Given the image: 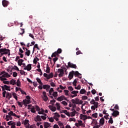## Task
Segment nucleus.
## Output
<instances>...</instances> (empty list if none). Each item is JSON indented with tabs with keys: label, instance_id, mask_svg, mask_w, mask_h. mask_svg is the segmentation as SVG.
I'll return each mask as SVG.
<instances>
[{
	"label": "nucleus",
	"instance_id": "nucleus-1",
	"mask_svg": "<svg viewBox=\"0 0 128 128\" xmlns=\"http://www.w3.org/2000/svg\"><path fill=\"white\" fill-rule=\"evenodd\" d=\"M10 50L6 48L0 49V54L1 56H4V54H8V56H10Z\"/></svg>",
	"mask_w": 128,
	"mask_h": 128
},
{
	"label": "nucleus",
	"instance_id": "nucleus-2",
	"mask_svg": "<svg viewBox=\"0 0 128 128\" xmlns=\"http://www.w3.org/2000/svg\"><path fill=\"white\" fill-rule=\"evenodd\" d=\"M1 78H10V75L8 74V73L6 72V71H2L0 72Z\"/></svg>",
	"mask_w": 128,
	"mask_h": 128
},
{
	"label": "nucleus",
	"instance_id": "nucleus-3",
	"mask_svg": "<svg viewBox=\"0 0 128 128\" xmlns=\"http://www.w3.org/2000/svg\"><path fill=\"white\" fill-rule=\"evenodd\" d=\"M44 78H47V80H50V78H54V73L50 72L48 74L46 73H44Z\"/></svg>",
	"mask_w": 128,
	"mask_h": 128
},
{
	"label": "nucleus",
	"instance_id": "nucleus-4",
	"mask_svg": "<svg viewBox=\"0 0 128 128\" xmlns=\"http://www.w3.org/2000/svg\"><path fill=\"white\" fill-rule=\"evenodd\" d=\"M43 96H42V98L44 100V102H48V98L46 96V92H42Z\"/></svg>",
	"mask_w": 128,
	"mask_h": 128
},
{
	"label": "nucleus",
	"instance_id": "nucleus-5",
	"mask_svg": "<svg viewBox=\"0 0 128 128\" xmlns=\"http://www.w3.org/2000/svg\"><path fill=\"white\" fill-rule=\"evenodd\" d=\"M58 72H60L58 74L59 78H62V76H63L64 74V70L62 68L58 69Z\"/></svg>",
	"mask_w": 128,
	"mask_h": 128
},
{
	"label": "nucleus",
	"instance_id": "nucleus-6",
	"mask_svg": "<svg viewBox=\"0 0 128 128\" xmlns=\"http://www.w3.org/2000/svg\"><path fill=\"white\" fill-rule=\"evenodd\" d=\"M24 70H26L28 72H30L32 70V64H28V66H26V67L24 68Z\"/></svg>",
	"mask_w": 128,
	"mask_h": 128
},
{
	"label": "nucleus",
	"instance_id": "nucleus-7",
	"mask_svg": "<svg viewBox=\"0 0 128 128\" xmlns=\"http://www.w3.org/2000/svg\"><path fill=\"white\" fill-rule=\"evenodd\" d=\"M12 98V94L10 93L9 92H6V98H8V100Z\"/></svg>",
	"mask_w": 128,
	"mask_h": 128
},
{
	"label": "nucleus",
	"instance_id": "nucleus-8",
	"mask_svg": "<svg viewBox=\"0 0 128 128\" xmlns=\"http://www.w3.org/2000/svg\"><path fill=\"white\" fill-rule=\"evenodd\" d=\"M68 66L69 68H76V65L72 63H70V62H68Z\"/></svg>",
	"mask_w": 128,
	"mask_h": 128
},
{
	"label": "nucleus",
	"instance_id": "nucleus-9",
	"mask_svg": "<svg viewBox=\"0 0 128 128\" xmlns=\"http://www.w3.org/2000/svg\"><path fill=\"white\" fill-rule=\"evenodd\" d=\"M2 4L4 8H6L8 6V2L6 0H3L2 1Z\"/></svg>",
	"mask_w": 128,
	"mask_h": 128
},
{
	"label": "nucleus",
	"instance_id": "nucleus-10",
	"mask_svg": "<svg viewBox=\"0 0 128 128\" xmlns=\"http://www.w3.org/2000/svg\"><path fill=\"white\" fill-rule=\"evenodd\" d=\"M1 88H2V90L3 92L2 93V98H6V89H5L4 86H1Z\"/></svg>",
	"mask_w": 128,
	"mask_h": 128
},
{
	"label": "nucleus",
	"instance_id": "nucleus-11",
	"mask_svg": "<svg viewBox=\"0 0 128 128\" xmlns=\"http://www.w3.org/2000/svg\"><path fill=\"white\" fill-rule=\"evenodd\" d=\"M30 120H25L24 125H25L26 128H30V124H28Z\"/></svg>",
	"mask_w": 128,
	"mask_h": 128
},
{
	"label": "nucleus",
	"instance_id": "nucleus-12",
	"mask_svg": "<svg viewBox=\"0 0 128 128\" xmlns=\"http://www.w3.org/2000/svg\"><path fill=\"white\" fill-rule=\"evenodd\" d=\"M80 120H88V116H86V115L80 114Z\"/></svg>",
	"mask_w": 128,
	"mask_h": 128
},
{
	"label": "nucleus",
	"instance_id": "nucleus-13",
	"mask_svg": "<svg viewBox=\"0 0 128 128\" xmlns=\"http://www.w3.org/2000/svg\"><path fill=\"white\" fill-rule=\"evenodd\" d=\"M74 71L72 70V72H70L69 74L68 75V78L70 80H72V78H74Z\"/></svg>",
	"mask_w": 128,
	"mask_h": 128
},
{
	"label": "nucleus",
	"instance_id": "nucleus-14",
	"mask_svg": "<svg viewBox=\"0 0 128 128\" xmlns=\"http://www.w3.org/2000/svg\"><path fill=\"white\" fill-rule=\"evenodd\" d=\"M120 114V112H118V110H114L113 113H112V116H114L116 118V116H118Z\"/></svg>",
	"mask_w": 128,
	"mask_h": 128
},
{
	"label": "nucleus",
	"instance_id": "nucleus-15",
	"mask_svg": "<svg viewBox=\"0 0 128 128\" xmlns=\"http://www.w3.org/2000/svg\"><path fill=\"white\" fill-rule=\"evenodd\" d=\"M74 76H78L79 78H82L81 77H80L82 76V74H80L78 71H76V72L74 71Z\"/></svg>",
	"mask_w": 128,
	"mask_h": 128
},
{
	"label": "nucleus",
	"instance_id": "nucleus-16",
	"mask_svg": "<svg viewBox=\"0 0 128 128\" xmlns=\"http://www.w3.org/2000/svg\"><path fill=\"white\" fill-rule=\"evenodd\" d=\"M48 108L50 110H52V112H56V106H52L50 105Z\"/></svg>",
	"mask_w": 128,
	"mask_h": 128
},
{
	"label": "nucleus",
	"instance_id": "nucleus-17",
	"mask_svg": "<svg viewBox=\"0 0 128 128\" xmlns=\"http://www.w3.org/2000/svg\"><path fill=\"white\" fill-rule=\"evenodd\" d=\"M98 108V103H96V104L91 106V110H95Z\"/></svg>",
	"mask_w": 128,
	"mask_h": 128
},
{
	"label": "nucleus",
	"instance_id": "nucleus-18",
	"mask_svg": "<svg viewBox=\"0 0 128 128\" xmlns=\"http://www.w3.org/2000/svg\"><path fill=\"white\" fill-rule=\"evenodd\" d=\"M8 116H16V114L14 113V112L10 110L9 112H8Z\"/></svg>",
	"mask_w": 128,
	"mask_h": 128
},
{
	"label": "nucleus",
	"instance_id": "nucleus-19",
	"mask_svg": "<svg viewBox=\"0 0 128 128\" xmlns=\"http://www.w3.org/2000/svg\"><path fill=\"white\" fill-rule=\"evenodd\" d=\"M10 84H12V86H14V84H16V80H14V79H12L10 82Z\"/></svg>",
	"mask_w": 128,
	"mask_h": 128
},
{
	"label": "nucleus",
	"instance_id": "nucleus-20",
	"mask_svg": "<svg viewBox=\"0 0 128 128\" xmlns=\"http://www.w3.org/2000/svg\"><path fill=\"white\" fill-rule=\"evenodd\" d=\"M99 122L100 124H102V126H104V118H100Z\"/></svg>",
	"mask_w": 128,
	"mask_h": 128
},
{
	"label": "nucleus",
	"instance_id": "nucleus-21",
	"mask_svg": "<svg viewBox=\"0 0 128 128\" xmlns=\"http://www.w3.org/2000/svg\"><path fill=\"white\" fill-rule=\"evenodd\" d=\"M50 124L48 122H44V128H50Z\"/></svg>",
	"mask_w": 128,
	"mask_h": 128
},
{
	"label": "nucleus",
	"instance_id": "nucleus-22",
	"mask_svg": "<svg viewBox=\"0 0 128 128\" xmlns=\"http://www.w3.org/2000/svg\"><path fill=\"white\" fill-rule=\"evenodd\" d=\"M64 112V114H65L66 116H70V112H68L67 110H62V112Z\"/></svg>",
	"mask_w": 128,
	"mask_h": 128
},
{
	"label": "nucleus",
	"instance_id": "nucleus-23",
	"mask_svg": "<svg viewBox=\"0 0 128 128\" xmlns=\"http://www.w3.org/2000/svg\"><path fill=\"white\" fill-rule=\"evenodd\" d=\"M90 104H94V106L96 104H97V105H98V102L94 101V99L92 100L90 102Z\"/></svg>",
	"mask_w": 128,
	"mask_h": 128
},
{
	"label": "nucleus",
	"instance_id": "nucleus-24",
	"mask_svg": "<svg viewBox=\"0 0 128 128\" xmlns=\"http://www.w3.org/2000/svg\"><path fill=\"white\" fill-rule=\"evenodd\" d=\"M46 74H50V66H48V64H46Z\"/></svg>",
	"mask_w": 128,
	"mask_h": 128
},
{
	"label": "nucleus",
	"instance_id": "nucleus-25",
	"mask_svg": "<svg viewBox=\"0 0 128 128\" xmlns=\"http://www.w3.org/2000/svg\"><path fill=\"white\" fill-rule=\"evenodd\" d=\"M24 60L22 59H20L18 60V65H19L20 66H22V62H24Z\"/></svg>",
	"mask_w": 128,
	"mask_h": 128
},
{
	"label": "nucleus",
	"instance_id": "nucleus-26",
	"mask_svg": "<svg viewBox=\"0 0 128 128\" xmlns=\"http://www.w3.org/2000/svg\"><path fill=\"white\" fill-rule=\"evenodd\" d=\"M6 90H8L9 92H10V86H8L7 85H4V86Z\"/></svg>",
	"mask_w": 128,
	"mask_h": 128
},
{
	"label": "nucleus",
	"instance_id": "nucleus-27",
	"mask_svg": "<svg viewBox=\"0 0 128 128\" xmlns=\"http://www.w3.org/2000/svg\"><path fill=\"white\" fill-rule=\"evenodd\" d=\"M34 48H37V50H40V48H38V44H35L34 45V47L33 48V51H32L33 53L34 52Z\"/></svg>",
	"mask_w": 128,
	"mask_h": 128
},
{
	"label": "nucleus",
	"instance_id": "nucleus-28",
	"mask_svg": "<svg viewBox=\"0 0 128 128\" xmlns=\"http://www.w3.org/2000/svg\"><path fill=\"white\" fill-rule=\"evenodd\" d=\"M64 96H60L57 98V100L58 102H62V100H64Z\"/></svg>",
	"mask_w": 128,
	"mask_h": 128
},
{
	"label": "nucleus",
	"instance_id": "nucleus-29",
	"mask_svg": "<svg viewBox=\"0 0 128 128\" xmlns=\"http://www.w3.org/2000/svg\"><path fill=\"white\" fill-rule=\"evenodd\" d=\"M37 122H42V118L40 116L38 115L36 117Z\"/></svg>",
	"mask_w": 128,
	"mask_h": 128
},
{
	"label": "nucleus",
	"instance_id": "nucleus-30",
	"mask_svg": "<svg viewBox=\"0 0 128 128\" xmlns=\"http://www.w3.org/2000/svg\"><path fill=\"white\" fill-rule=\"evenodd\" d=\"M53 96H54L55 100H56V96H58V92H54L52 94Z\"/></svg>",
	"mask_w": 128,
	"mask_h": 128
},
{
	"label": "nucleus",
	"instance_id": "nucleus-31",
	"mask_svg": "<svg viewBox=\"0 0 128 128\" xmlns=\"http://www.w3.org/2000/svg\"><path fill=\"white\" fill-rule=\"evenodd\" d=\"M12 96H13V98L16 100H18V96H16V92H12Z\"/></svg>",
	"mask_w": 128,
	"mask_h": 128
},
{
	"label": "nucleus",
	"instance_id": "nucleus-32",
	"mask_svg": "<svg viewBox=\"0 0 128 128\" xmlns=\"http://www.w3.org/2000/svg\"><path fill=\"white\" fill-rule=\"evenodd\" d=\"M43 88L44 90H46V88H50V85L48 84H44L43 85Z\"/></svg>",
	"mask_w": 128,
	"mask_h": 128
},
{
	"label": "nucleus",
	"instance_id": "nucleus-33",
	"mask_svg": "<svg viewBox=\"0 0 128 128\" xmlns=\"http://www.w3.org/2000/svg\"><path fill=\"white\" fill-rule=\"evenodd\" d=\"M24 100H25V104H26V106L27 104H30V100L25 99Z\"/></svg>",
	"mask_w": 128,
	"mask_h": 128
},
{
	"label": "nucleus",
	"instance_id": "nucleus-34",
	"mask_svg": "<svg viewBox=\"0 0 128 128\" xmlns=\"http://www.w3.org/2000/svg\"><path fill=\"white\" fill-rule=\"evenodd\" d=\"M86 90L84 88L82 89L80 92V94H86Z\"/></svg>",
	"mask_w": 128,
	"mask_h": 128
},
{
	"label": "nucleus",
	"instance_id": "nucleus-35",
	"mask_svg": "<svg viewBox=\"0 0 128 128\" xmlns=\"http://www.w3.org/2000/svg\"><path fill=\"white\" fill-rule=\"evenodd\" d=\"M38 82V84H40V86H42V80H40V78H36Z\"/></svg>",
	"mask_w": 128,
	"mask_h": 128
},
{
	"label": "nucleus",
	"instance_id": "nucleus-36",
	"mask_svg": "<svg viewBox=\"0 0 128 128\" xmlns=\"http://www.w3.org/2000/svg\"><path fill=\"white\" fill-rule=\"evenodd\" d=\"M76 111L74 110L72 112H70V116H76Z\"/></svg>",
	"mask_w": 128,
	"mask_h": 128
},
{
	"label": "nucleus",
	"instance_id": "nucleus-37",
	"mask_svg": "<svg viewBox=\"0 0 128 128\" xmlns=\"http://www.w3.org/2000/svg\"><path fill=\"white\" fill-rule=\"evenodd\" d=\"M6 77H2L0 74V80H2V82H4V80H6Z\"/></svg>",
	"mask_w": 128,
	"mask_h": 128
},
{
	"label": "nucleus",
	"instance_id": "nucleus-38",
	"mask_svg": "<svg viewBox=\"0 0 128 128\" xmlns=\"http://www.w3.org/2000/svg\"><path fill=\"white\" fill-rule=\"evenodd\" d=\"M56 52L57 54H62V49L60 48H59Z\"/></svg>",
	"mask_w": 128,
	"mask_h": 128
},
{
	"label": "nucleus",
	"instance_id": "nucleus-39",
	"mask_svg": "<svg viewBox=\"0 0 128 128\" xmlns=\"http://www.w3.org/2000/svg\"><path fill=\"white\" fill-rule=\"evenodd\" d=\"M76 82H78V79H75L72 82L73 86H76Z\"/></svg>",
	"mask_w": 128,
	"mask_h": 128
},
{
	"label": "nucleus",
	"instance_id": "nucleus-40",
	"mask_svg": "<svg viewBox=\"0 0 128 128\" xmlns=\"http://www.w3.org/2000/svg\"><path fill=\"white\" fill-rule=\"evenodd\" d=\"M30 110H30L31 112H32L33 114H36V110H35L34 106H33Z\"/></svg>",
	"mask_w": 128,
	"mask_h": 128
},
{
	"label": "nucleus",
	"instance_id": "nucleus-41",
	"mask_svg": "<svg viewBox=\"0 0 128 128\" xmlns=\"http://www.w3.org/2000/svg\"><path fill=\"white\" fill-rule=\"evenodd\" d=\"M58 53L56 52H54V53H52V58H56V56H58Z\"/></svg>",
	"mask_w": 128,
	"mask_h": 128
},
{
	"label": "nucleus",
	"instance_id": "nucleus-42",
	"mask_svg": "<svg viewBox=\"0 0 128 128\" xmlns=\"http://www.w3.org/2000/svg\"><path fill=\"white\" fill-rule=\"evenodd\" d=\"M25 54L27 56H30V50L26 52Z\"/></svg>",
	"mask_w": 128,
	"mask_h": 128
},
{
	"label": "nucleus",
	"instance_id": "nucleus-43",
	"mask_svg": "<svg viewBox=\"0 0 128 128\" xmlns=\"http://www.w3.org/2000/svg\"><path fill=\"white\" fill-rule=\"evenodd\" d=\"M34 108L36 110H37V112H40V108L38 105L35 106Z\"/></svg>",
	"mask_w": 128,
	"mask_h": 128
},
{
	"label": "nucleus",
	"instance_id": "nucleus-44",
	"mask_svg": "<svg viewBox=\"0 0 128 128\" xmlns=\"http://www.w3.org/2000/svg\"><path fill=\"white\" fill-rule=\"evenodd\" d=\"M44 109L42 108V110L38 111V114H44Z\"/></svg>",
	"mask_w": 128,
	"mask_h": 128
},
{
	"label": "nucleus",
	"instance_id": "nucleus-45",
	"mask_svg": "<svg viewBox=\"0 0 128 128\" xmlns=\"http://www.w3.org/2000/svg\"><path fill=\"white\" fill-rule=\"evenodd\" d=\"M12 70H15L20 72V69H18V68L16 66H14L12 68Z\"/></svg>",
	"mask_w": 128,
	"mask_h": 128
},
{
	"label": "nucleus",
	"instance_id": "nucleus-46",
	"mask_svg": "<svg viewBox=\"0 0 128 128\" xmlns=\"http://www.w3.org/2000/svg\"><path fill=\"white\" fill-rule=\"evenodd\" d=\"M16 84L17 86H20V80H17Z\"/></svg>",
	"mask_w": 128,
	"mask_h": 128
},
{
	"label": "nucleus",
	"instance_id": "nucleus-47",
	"mask_svg": "<svg viewBox=\"0 0 128 128\" xmlns=\"http://www.w3.org/2000/svg\"><path fill=\"white\" fill-rule=\"evenodd\" d=\"M68 90H70V92H72V90H74V88H72V86H69L68 87Z\"/></svg>",
	"mask_w": 128,
	"mask_h": 128
},
{
	"label": "nucleus",
	"instance_id": "nucleus-48",
	"mask_svg": "<svg viewBox=\"0 0 128 128\" xmlns=\"http://www.w3.org/2000/svg\"><path fill=\"white\" fill-rule=\"evenodd\" d=\"M20 30H22V32H20V34L21 36H22V34H24L25 32L24 29L21 28Z\"/></svg>",
	"mask_w": 128,
	"mask_h": 128
},
{
	"label": "nucleus",
	"instance_id": "nucleus-49",
	"mask_svg": "<svg viewBox=\"0 0 128 128\" xmlns=\"http://www.w3.org/2000/svg\"><path fill=\"white\" fill-rule=\"evenodd\" d=\"M56 102V100L53 99L50 101V102L51 103V104L52 106H54V102Z\"/></svg>",
	"mask_w": 128,
	"mask_h": 128
},
{
	"label": "nucleus",
	"instance_id": "nucleus-50",
	"mask_svg": "<svg viewBox=\"0 0 128 128\" xmlns=\"http://www.w3.org/2000/svg\"><path fill=\"white\" fill-rule=\"evenodd\" d=\"M61 103L62 104H64V106H68V103L66 101H62V102H61Z\"/></svg>",
	"mask_w": 128,
	"mask_h": 128
},
{
	"label": "nucleus",
	"instance_id": "nucleus-51",
	"mask_svg": "<svg viewBox=\"0 0 128 128\" xmlns=\"http://www.w3.org/2000/svg\"><path fill=\"white\" fill-rule=\"evenodd\" d=\"M58 124L60 126V128H62V126H64V124H62L60 122H58Z\"/></svg>",
	"mask_w": 128,
	"mask_h": 128
},
{
	"label": "nucleus",
	"instance_id": "nucleus-52",
	"mask_svg": "<svg viewBox=\"0 0 128 128\" xmlns=\"http://www.w3.org/2000/svg\"><path fill=\"white\" fill-rule=\"evenodd\" d=\"M64 92L65 93V94L66 96H69L70 94H68V92H69L68 90H64Z\"/></svg>",
	"mask_w": 128,
	"mask_h": 128
},
{
	"label": "nucleus",
	"instance_id": "nucleus-53",
	"mask_svg": "<svg viewBox=\"0 0 128 128\" xmlns=\"http://www.w3.org/2000/svg\"><path fill=\"white\" fill-rule=\"evenodd\" d=\"M92 116L93 118H98V113L96 112V113L92 114Z\"/></svg>",
	"mask_w": 128,
	"mask_h": 128
},
{
	"label": "nucleus",
	"instance_id": "nucleus-54",
	"mask_svg": "<svg viewBox=\"0 0 128 128\" xmlns=\"http://www.w3.org/2000/svg\"><path fill=\"white\" fill-rule=\"evenodd\" d=\"M82 100H88V96H82Z\"/></svg>",
	"mask_w": 128,
	"mask_h": 128
},
{
	"label": "nucleus",
	"instance_id": "nucleus-55",
	"mask_svg": "<svg viewBox=\"0 0 128 128\" xmlns=\"http://www.w3.org/2000/svg\"><path fill=\"white\" fill-rule=\"evenodd\" d=\"M79 102H80V99H78V98H76L75 99V102L76 104H78Z\"/></svg>",
	"mask_w": 128,
	"mask_h": 128
},
{
	"label": "nucleus",
	"instance_id": "nucleus-56",
	"mask_svg": "<svg viewBox=\"0 0 128 128\" xmlns=\"http://www.w3.org/2000/svg\"><path fill=\"white\" fill-rule=\"evenodd\" d=\"M13 76L14 78H16L18 76V73L16 72H13Z\"/></svg>",
	"mask_w": 128,
	"mask_h": 128
},
{
	"label": "nucleus",
	"instance_id": "nucleus-57",
	"mask_svg": "<svg viewBox=\"0 0 128 128\" xmlns=\"http://www.w3.org/2000/svg\"><path fill=\"white\" fill-rule=\"evenodd\" d=\"M76 54L77 56H78V54H82V52L80 50H78V52H76Z\"/></svg>",
	"mask_w": 128,
	"mask_h": 128
},
{
	"label": "nucleus",
	"instance_id": "nucleus-58",
	"mask_svg": "<svg viewBox=\"0 0 128 128\" xmlns=\"http://www.w3.org/2000/svg\"><path fill=\"white\" fill-rule=\"evenodd\" d=\"M91 92L92 94H96V90L93 89L92 91Z\"/></svg>",
	"mask_w": 128,
	"mask_h": 128
},
{
	"label": "nucleus",
	"instance_id": "nucleus-59",
	"mask_svg": "<svg viewBox=\"0 0 128 128\" xmlns=\"http://www.w3.org/2000/svg\"><path fill=\"white\" fill-rule=\"evenodd\" d=\"M48 120H49V121L50 122H54V118H48Z\"/></svg>",
	"mask_w": 128,
	"mask_h": 128
},
{
	"label": "nucleus",
	"instance_id": "nucleus-60",
	"mask_svg": "<svg viewBox=\"0 0 128 128\" xmlns=\"http://www.w3.org/2000/svg\"><path fill=\"white\" fill-rule=\"evenodd\" d=\"M3 84H10V82L9 81H3Z\"/></svg>",
	"mask_w": 128,
	"mask_h": 128
},
{
	"label": "nucleus",
	"instance_id": "nucleus-61",
	"mask_svg": "<svg viewBox=\"0 0 128 128\" xmlns=\"http://www.w3.org/2000/svg\"><path fill=\"white\" fill-rule=\"evenodd\" d=\"M52 92H54V88H50V90H49V94H52Z\"/></svg>",
	"mask_w": 128,
	"mask_h": 128
},
{
	"label": "nucleus",
	"instance_id": "nucleus-62",
	"mask_svg": "<svg viewBox=\"0 0 128 128\" xmlns=\"http://www.w3.org/2000/svg\"><path fill=\"white\" fill-rule=\"evenodd\" d=\"M80 85H78V86H75L74 88H76V90H80Z\"/></svg>",
	"mask_w": 128,
	"mask_h": 128
},
{
	"label": "nucleus",
	"instance_id": "nucleus-63",
	"mask_svg": "<svg viewBox=\"0 0 128 128\" xmlns=\"http://www.w3.org/2000/svg\"><path fill=\"white\" fill-rule=\"evenodd\" d=\"M50 85L52 86H53V87L56 86V84H54V82H51L50 83Z\"/></svg>",
	"mask_w": 128,
	"mask_h": 128
},
{
	"label": "nucleus",
	"instance_id": "nucleus-64",
	"mask_svg": "<svg viewBox=\"0 0 128 128\" xmlns=\"http://www.w3.org/2000/svg\"><path fill=\"white\" fill-rule=\"evenodd\" d=\"M58 60V57H56L53 58V62H54V64H56V60Z\"/></svg>",
	"mask_w": 128,
	"mask_h": 128
}]
</instances>
